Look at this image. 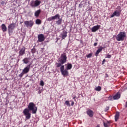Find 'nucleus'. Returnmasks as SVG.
Masks as SVG:
<instances>
[{
    "label": "nucleus",
    "instance_id": "obj_1",
    "mask_svg": "<svg viewBox=\"0 0 127 127\" xmlns=\"http://www.w3.org/2000/svg\"><path fill=\"white\" fill-rule=\"evenodd\" d=\"M67 54L66 53L62 54L58 59V62L55 64L57 68L60 67L62 65L64 64V63H66V62H67Z\"/></svg>",
    "mask_w": 127,
    "mask_h": 127
},
{
    "label": "nucleus",
    "instance_id": "obj_4",
    "mask_svg": "<svg viewBox=\"0 0 127 127\" xmlns=\"http://www.w3.org/2000/svg\"><path fill=\"white\" fill-rule=\"evenodd\" d=\"M126 38V33L125 32H120L116 36V40L117 41H124Z\"/></svg>",
    "mask_w": 127,
    "mask_h": 127
},
{
    "label": "nucleus",
    "instance_id": "obj_19",
    "mask_svg": "<svg viewBox=\"0 0 127 127\" xmlns=\"http://www.w3.org/2000/svg\"><path fill=\"white\" fill-rule=\"evenodd\" d=\"M29 60H30V58H24L23 60L22 61L24 64H27L28 63H29Z\"/></svg>",
    "mask_w": 127,
    "mask_h": 127
},
{
    "label": "nucleus",
    "instance_id": "obj_13",
    "mask_svg": "<svg viewBox=\"0 0 127 127\" xmlns=\"http://www.w3.org/2000/svg\"><path fill=\"white\" fill-rule=\"evenodd\" d=\"M118 10H116L113 12V13L112 14V15L110 16L111 18H112V17H114V16H116L117 17H119L120 15H121V13H120Z\"/></svg>",
    "mask_w": 127,
    "mask_h": 127
},
{
    "label": "nucleus",
    "instance_id": "obj_15",
    "mask_svg": "<svg viewBox=\"0 0 127 127\" xmlns=\"http://www.w3.org/2000/svg\"><path fill=\"white\" fill-rule=\"evenodd\" d=\"M30 66L31 64L28 65L26 67L24 68L22 72L25 74H27V73H28V72H29V70H30Z\"/></svg>",
    "mask_w": 127,
    "mask_h": 127
},
{
    "label": "nucleus",
    "instance_id": "obj_10",
    "mask_svg": "<svg viewBox=\"0 0 127 127\" xmlns=\"http://www.w3.org/2000/svg\"><path fill=\"white\" fill-rule=\"evenodd\" d=\"M45 37H44V35L43 34H40L38 35V42H42L44 41Z\"/></svg>",
    "mask_w": 127,
    "mask_h": 127
},
{
    "label": "nucleus",
    "instance_id": "obj_41",
    "mask_svg": "<svg viewBox=\"0 0 127 127\" xmlns=\"http://www.w3.org/2000/svg\"><path fill=\"white\" fill-rule=\"evenodd\" d=\"M125 107L126 108H127V102L125 103Z\"/></svg>",
    "mask_w": 127,
    "mask_h": 127
},
{
    "label": "nucleus",
    "instance_id": "obj_22",
    "mask_svg": "<svg viewBox=\"0 0 127 127\" xmlns=\"http://www.w3.org/2000/svg\"><path fill=\"white\" fill-rule=\"evenodd\" d=\"M119 117H120V112H116V114L115 115V121L117 122L118 121V119H119Z\"/></svg>",
    "mask_w": 127,
    "mask_h": 127
},
{
    "label": "nucleus",
    "instance_id": "obj_27",
    "mask_svg": "<svg viewBox=\"0 0 127 127\" xmlns=\"http://www.w3.org/2000/svg\"><path fill=\"white\" fill-rule=\"evenodd\" d=\"M31 52L33 53V54L35 53V52H36V49H35V48L32 49Z\"/></svg>",
    "mask_w": 127,
    "mask_h": 127
},
{
    "label": "nucleus",
    "instance_id": "obj_29",
    "mask_svg": "<svg viewBox=\"0 0 127 127\" xmlns=\"http://www.w3.org/2000/svg\"><path fill=\"white\" fill-rule=\"evenodd\" d=\"M103 125L105 127H109V125L108 124V123H107L103 122Z\"/></svg>",
    "mask_w": 127,
    "mask_h": 127
},
{
    "label": "nucleus",
    "instance_id": "obj_12",
    "mask_svg": "<svg viewBox=\"0 0 127 127\" xmlns=\"http://www.w3.org/2000/svg\"><path fill=\"white\" fill-rule=\"evenodd\" d=\"M100 28H101V25H97L94 26L91 28V31L92 32H96V31H98Z\"/></svg>",
    "mask_w": 127,
    "mask_h": 127
},
{
    "label": "nucleus",
    "instance_id": "obj_36",
    "mask_svg": "<svg viewBox=\"0 0 127 127\" xmlns=\"http://www.w3.org/2000/svg\"><path fill=\"white\" fill-rule=\"evenodd\" d=\"M108 110H109V107H106L104 111L105 112H107V111H108Z\"/></svg>",
    "mask_w": 127,
    "mask_h": 127
},
{
    "label": "nucleus",
    "instance_id": "obj_21",
    "mask_svg": "<svg viewBox=\"0 0 127 127\" xmlns=\"http://www.w3.org/2000/svg\"><path fill=\"white\" fill-rule=\"evenodd\" d=\"M72 67L73 65H72V64L69 63L67 64L66 70H71Z\"/></svg>",
    "mask_w": 127,
    "mask_h": 127
},
{
    "label": "nucleus",
    "instance_id": "obj_5",
    "mask_svg": "<svg viewBox=\"0 0 127 127\" xmlns=\"http://www.w3.org/2000/svg\"><path fill=\"white\" fill-rule=\"evenodd\" d=\"M60 71L63 76H68L69 75V71H68V70L65 69V66L64 65L61 66Z\"/></svg>",
    "mask_w": 127,
    "mask_h": 127
},
{
    "label": "nucleus",
    "instance_id": "obj_44",
    "mask_svg": "<svg viewBox=\"0 0 127 127\" xmlns=\"http://www.w3.org/2000/svg\"><path fill=\"white\" fill-rule=\"evenodd\" d=\"M76 98H77V97H76V96H74V97L73 98V100H75V99H76Z\"/></svg>",
    "mask_w": 127,
    "mask_h": 127
},
{
    "label": "nucleus",
    "instance_id": "obj_11",
    "mask_svg": "<svg viewBox=\"0 0 127 127\" xmlns=\"http://www.w3.org/2000/svg\"><path fill=\"white\" fill-rule=\"evenodd\" d=\"M67 34H68V32L65 30H64L61 33V36L62 37V40H63V39H65V38H66V37H67Z\"/></svg>",
    "mask_w": 127,
    "mask_h": 127
},
{
    "label": "nucleus",
    "instance_id": "obj_23",
    "mask_svg": "<svg viewBox=\"0 0 127 127\" xmlns=\"http://www.w3.org/2000/svg\"><path fill=\"white\" fill-rule=\"evenodd\" d=\"M41 12V10H38L37 11H36L35 12V16L36 17H38Z\"/></svg>",
    "mask_w": 127,
    "mask_h": 127
},
{
    "label": "nucleus",
    "instance_id": "obj_31",
    "mask_svg": "<svg viewBox=\"0 0 127 127\" xmlns=\"http://www.w3.org/2000/svg\"><path fill=\"white\" fill-rule=\"evenodd\" d=\"M40 86H44V82H43V80L40 81Z\"/></svg>",
    "mask_w": 127,
    "mask_h": 127
},
{
    "label": "nucleus",
    "instance_id": "obj_37",
    "mask_svg": "<svg viewBox=\"0 0 127 127\" xmlns=\"http://www.w3.org/2000/svg\"><path fill=\"white\" fill-rule=\"evenodd\" d=\"M4 3H5V2H4V1H3L1 2V4L2 5H4Z\"/></svg>",
    "mask_w": 127,
    "mask_h": 127
},
{
    "label": "nucleus",
    "instance_id": "obj_38",
    "mask_svg": "<svg viewBox=\"0 0 127 127\" xmlns=\"http://www.w3.org/2000/svg\"><path fill=\"white\" fill-rule=\"evenodd\" d=\"M42 92V91L41 90H39L38 91V94H41Z\"/></svg>",
    "mask_w": 127,
    "mask_h": 127
},
{
    "label": "nucleus",
    "instance_id": "obj_46",
    "mask_svg": "<svg viewBox=\"0 0 127 127\" xmlns=\"http://www.w3.org/2000/svg\"><path fill=\"white\" fill-rule=\"evenodd\" d=\"M97 41H98V39H96Z\"/></svg>",
    "mask_w": 127,
    "mask_h": 127
},
{
    "label": "nucleus",
    "instance_id": "obj_39",
    "mask_svg": "<svg viewBox=\"0 0 127 127\" xmlns=\"http://www.w3.org/2000/svg\"><path fill=\"white\" fill-rule=\"evenodd\" d=\"M98 45V43H94V46H97Z\"/></svg>",
    "mask_w": 127,
    "mask_h": 127
},
{
    "label": "nucleus",
    "instance_id": "obj_34",
    "mask_svg": "<svg viewBox=\"0 0 127 127\" xmlns=\"http://www.w3.org/2000/svg\"><path fill=\"white\" fill-rule=\"evenodd\" d=\"M106 62V59H103L102 63V65H104L105 64V62Z\"/></svg>",
    "mask_w": 127,
    "mask_h": 127
},
{
    "label": "nucleus",
    "instance_id": "obj_8",
    "mask_svg": "<svg viewBox=\"0 0 127 127\" xmlns=\"http://www.w3.org/2000/svg\"><path fill=\"white\" fill-rule=\"evenodd\" d=\"M41 2L38 0H36L35 1H32L31 2L30 5L32 7H37L39 6Z\"/></svg>",
    "mask_w": 127,
    "mask_h": 127
},
{
    "label": "nucleus",
    "instance_id": "obj_6",
    "mask_svg": "<svg viewBox=\"0 0 127 127\" xmlns=\"http://www.w3.org/2000/svg\"><path fill=\"white\" fill-rule=\"evenodd\" d=\"M15 27H16V24L14 23H12L9 25L8 26V31L9 34H10V33H12V32H13V30Z\"/></svg>",
    "mask_w": 127,
    "mask_h": 127
},
{
    "label": "nucleus",
    "instance_id": "obj_17",
    "mask_svg": "<svg viewBox=\"0 0 127 127\" xmlns=\"http://www.w3.org/2000/svg\"><path fill=\"white\" fill-rule=\"evenodd\" d=\"M103 49H104V48H103V47L102 46L99 47V48L98 49V50L96 51L95 54V56H98V55H99V53H100V52H101V51H102Z\"/></svg>",
    "mask_w": 127,
    "mask_h": 127
},
{
    "label": "nucleus",
    "instance_id": "obj_35",
    "mask_svg": "<svg viewBox=\"0 0 127 127\" xmlns=\"http://www.w3.org/2000/svg\"><path fill=\"white\" fill-rule=\"evenodd\" d=\"M111 57H112V55H107V56L106 57V58H111Z\"/></svg>",
    "mask_w": 127,
    "mask_h": 127
},
{
    "label": "nucleus",
    "instance_id": "obj_28",
    "mask_svg": "<svg viewBox=\"0 0 127 127\" xmlns=\"http://www.w3.org/2000/svg\"><path fill=\"white\" fill-rule=\"evenodd\" d=\"M92 53H89L88 55H87L86 56V57H87V58H91V57H92Z\"/></svg>",
    "mask_w": 127,
    "mask_h": 127
},
{
    "label": "nucleus",
    "instance_id": "obj_26",
    "mask_svg": "<svg viewBox=\"0 0 127 127\" xmlns=\"http://www.w3.org/2000/svg\"><path fill=\"white\" fill-rule=\"evenodd\" d=\"M65 104L67 106H68V107H70V106H71V105L70 104V102L69 101H66Z\"/></svg>",
    "mask_w": 127,
    "mask_h": 127
},
{
    "label": "nucleus",
    "instance_id": "obj_42",
    "mask_svg": "<svg viewBox=\"0 0 127 127\" xmlns=\"http://www.w3.org/2000/svg\"><path fill=\"white\" fill-rule=\"evenodd\" d=\"M106 123L110 125V121H107Z\"/></svg>",
    "mask_w": 127,
    "mask_h": 127
},
{
    "label": "nucleus",
    "instance_id": "obj_7",
    "mask_svg": "<svg viewBox=\"0 0 127 127\" xmlns=\"http://www.w3.org/2000/svg\"><path fill=\"white\" fill-rule=\"evenodd\" d=\"M28 109L26 108L23 110V114L24 116H25L26 120H29L30 118H31V113H30Z\"/></svg>",
    "mask_w": 127,
    "mask_h": 127
},
{
    "label": "nucleus",
    "instance_id": "obj_32",
    "mask_svg": "<svg viewBox=\"0 0 127 127\" xmlns=\"http://www.w3.org/2000/svg\"><path fill=\"white\" fill-rule=\"evenodd\" d=\"M83 3V2H81L80 3V4L79 5V7L80 8H82V7H83V4H82Z\"/></svg>",
    "mask_w": 127,
    "mask_h": 127
},
{
    "label": "nucleus",
    "instance_id": "obj_18",
    "mask_svg": "<svg viewBox=\"0 0 127 127\" xmlns=\"http://www.w3.org/2000/svg\"><path fill=\"white\" fill-rule=\"evenodd\" d=\"M120 98H121V94H120V93L119 92L117 93L113 97V98L114 100H119Z\"/></svg>",
    "mask_w": 127,
    "mask_h": 127
},
{
    "label": "nucleus",
    "instance_id": "obj_3",
    "mask_svg": "<svg viewBox=\"0 0 127 127\" xmlns=\"http://www.w3.org/2000/svg\"><path fill=\"white\" fill-rule=\"evenodd\" d=\"M27 109L29 111H31L32 114H36V112H37V107L35 106V104L33 102H30L29 104Z\"/></svg>",
    "mask_w": 127,
    "mask_h": 127
},
{
    "label": "nucleus",
    "instance_id": "obj_47",
    "mask_svg": "<svg viewBox=\"0 0 127 127\" xmlns=\"http://www.w3.org/2000/svg\"><path fill=\"white\" fill-rule=\"evenodd\" d=\"M46 127V126H45V127Z\"/></svg>",
    "mask_w": 127,
    "mask_h": 127
},
{
    "label": "nucleus",
    "instance_id": "obj_16",
    "mask_svg": "<svg viewBox=\"0 0 127 127\" xmlns=\"http://www.w3.org/2000/svg\"><path fill=\"white\" fill-rule=\"evenodd\" d=\"M86 114H87L88 116L91 118L94 116V112L91 109H88L86 111Z\"/></svg>",
    "mask_w": 127,
    "mask_h": 127
},
{
    "label": "nucleus",
    "instance_id": "obj_33",
    "mask_svg": "<svg viewBox=\"0 0 127 127\" xmlns=\"http://www.w3.org/2000/svg\"><path fill=\"white\" fill-rule=\"evenodd\" d=\"M117 9H118L120 12H122V10H121V7L118 6Z\"/></svg>",
    "mask_w": 127,
    "mask_h": 127
},
{
    "label": "nucleus",
    "instance_id": "obj_14",
    "mask_svg": "<svg viewBox=\"0 0 127 127\" xmlns=\"http://www.w3.org/2000/svg\"><path fill=\"white\" fill-rule=\"evenodd\" d=\"M25 54V47L22 48L19 52V56H22Z\"/></svg>",
    "mask_w": 127,
    "mask_h": 127
},
{
    "label": "nucleus",
    "instance_id": "obj_25",
    "mask_svg": "<svg viewBox=\"0 0 127 127\" xmlns=\"http://www.w3.org/2000/svg\"><path fill=\"white\" fill-rule=\"evenodd\" d=\"M36 24H41V20L37 19V20H36Z\"/></svg>",
    "mask_w": 127,
    "mask_h": 127
},
{
    "label": "nucleus",
    "instance_id": "obj_24",
    "mask_svg": "<svg viewBox=\"0 0 127 127\" xmlns=\"http://www.w3.org/2000/svg\"><path fill=\"white\" fill-rule=\"evenodd\" d=\"M102 90V87L101 86H99L95 88V91H98V92H100Z\"/></svg>",
    "mask_w": 127,
    "mask_h": 127
},
{
    "label": "nucleus",
    "instance_id": "obj_40",
    "mask_svg": "<svg viewBox=\"0 0 127 127\" xmlns=\"http://www.w3.org/2000/svg\"><path fill=\"white\" fill-rule=\"evenodd\" d=\"M71 106H74V104H75V103L74 102V101H71Z\"/></svg>",
    "mask_w": 127,
    "mask_h": 127
},
{
    "label": "nucleus",
    "instance_id": "obj_20",
    "mask_svg": "<svg viewBox=\"0 0 127 127\" xmlns=\"http://www.w3.org/2000/svg\"><path fill=\"white\" fill-rule=\"evenodd\" d=\"M1 28L3 32H5L7 31V27H6V26L4 24H2Z\"/></svg>",
    "mask_w": 127,
    "mask_h": 127
},
{
    "label": "nucleus",
    "instance_id": "obj_43",
    "mask_svg": "<svg viewBox=\"0 0 127 127\" xmlns=\"http://www.w3.org/2000/svg\"><path fill=\"white\" fill-rule=\"evenodd\" d=\"M105 77H106V78H108V77H109V75H108V74H106V75H105Z\"/></svg>",
    "mask_w": 127,
    "mask_h": 127
},
{
    "label": "nucleus",
    "instance_id": "obj_45",
    "mask_svg": "<svg viewBox=\"0 0 127 127\" xmlns=\"http://www.w3.org/2000/svg\"><path fill=\"white\" fill-rule=\"evenodd\" d=\"M57 41H58V38H57V40H56V42H57Z\"/></svg>",
    "mask_w": 127,
    "mask_h": 127
},
{
    "label": "nucleus",
    "instance_id": "obj_9",
    "mask_svg": "<svg viewBox=\"0 0 127 127\" xmlns=\"http://www.w3.org/2000/svg\"><path fill=\"white\" fill-rule=\"evenodd\" d=\"M34 24V22L32 20L30 21H24V25H25L26 27L29 28L32 27L33 25Z\"/></svg>",
    "mask_w": 127,
    "mask_h": 127
},
{
    "label": "nucleus",
    "instance_id": "obj_2",
    "mask_svg": "<svg viewBox=\"0 0 127 127\" xmlns=\"http://www.w3.org/2000/svg\"><path fill=\"white\" fill-rule=\"evenodd\" d=\"M55 19H58L56 21V24L57 25H60L62 23V18H60V15L59 14H57L54 16L50 17L47 19V21H52V20H55Z\"/></svg>",
    "mask_w": 127,
    "mask_h": 127
},
{
    "label": "nucleus",
    "instance_id": "obj_30",
    "mask_svg": "<svg viewBox=\"0 0 127 127\" xmlns=\"http://www.w3.org/2000/svg\"><path fill=\"white\" fill-rule=\"evenodd\" d=\"M25 74V73L22 71V73L19 75V77L20 78H21L22 77H23V75H24Z\"/></svg>",
    "mask_w": 127,
    "mask_h": 127
}]
</instances>
